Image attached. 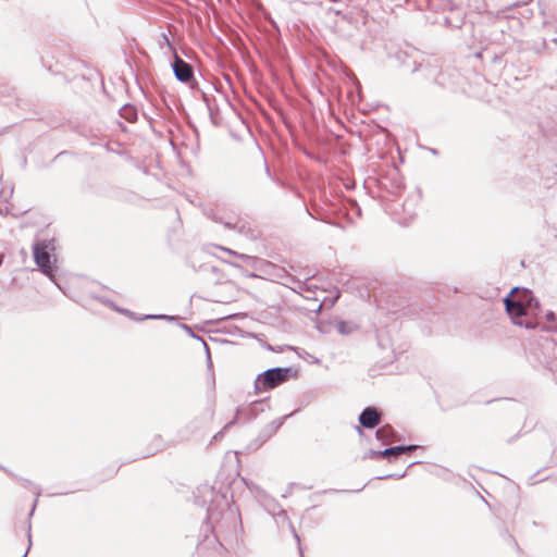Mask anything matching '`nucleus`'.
<instances>
[{
  "label": "nucleus",
  "instance_id": "nucleus-1",
  "mask_svg": "<svg viewBox=\"0 0 557 557\" xmlns=\"http://www.w3.org/2000/svg\"><path fill=\"white\" fill-rule=\"evenodd\" d=\"M198 497H202V505H208L205 531H210L214 539L221 543L226 532L235 527L236 515L230 508L224 495L214 487L202 485L198 487Z\"/></svg>",
  "mask_w": 557,
  "mask_h": 557
},
{
  "label": "nucleus",
  "instance_id": "nucleus-2",
  "mask_svg": "<svg viewBox=\"0 0 557 557\" xmlns=\"http://www.w3.org/2000/svg\"><path fill=\"white\" fill-rule=\"evenodd\" d=\"M504 305L513 324L525 329L542 325V309L532 290L513 287L504 298Z\"/></svg>",
  "mask_w": 557,
  "mask_h": 557
},
{
  "label": "nucleus",
  "instance_id": "nucleus-3",
  "mask_svg": "<svg viewBox=\"0 0 557 557\" xmlns=\"http://www.w3.org/2000/svg\"><path fill=\"white\" fill-rule=\"evenodd\" d=\"M57 250V243L54 238L37 239L33 244V256L39 271L45 274L51 282H53L60 289L57 283V258L54 251Z\"/></svg>",
  "mask_w": 557,
  "mask_h": 557
},
{
  "label": "nucleus",
  "instance_id": "nucleus-4",
  "mask_svg": "<svg viewBox=\"0 0 557 557\" xmlns=\"http://www.w3.org/2000/svg\"><path fill=\"white\" fill-rule=\"evenodd\" d=\"M296 374L297 371L290 367H275L268 369L257 375L255 380V393L260 394L262 392L271 391L284 384Z\"/></svg>",
  "mask_w": 557,
  "mask_h": 557
},
{
  "label": "nucleus",
  "instance_id": "nucleus-5",
  "mask_svg": "<svg viewBox=\"0 0 557 557\" xmlns=\"http://www.w3.org/2000/svg\"><path fill=\"white\" fill-rule=\"evenodd\" d=\"M540 361L546 367L557 381V332L541 337L539 342Z\"/></svg>",
  "mask_w": 557,
  "mask_h": 557
},
{
  "label": "nucleus",
  "instance_id": "nucleus-6",
  "mask_svg": "<svg viewBox=\"0 0 557 557\" xmlns=\"http://www.w3.org/2000/svg\"><path fill=\"white\" fill-rule=\"evenodd\" d=\"M172 69L177 81L185 84H189L195 81L193 65L177 54L174 55Z\"/></svg>",
  "mask_w": 557,
  "mask_h": 557
},
{
  "label": "nucleus",
  "instance_id": "nucleus-7",
  "mask_svg": "<svg viewBox=\"0 0 557 557\" xmlns=\"http://www.w3.org/2000/svg\"><path fill=\"white\" fill-rule=\"evenodd\" d=\"M359 423L366 429L376 428L381 423V411L376 407H366L359 414Z\"/></svg>",
  "mask_w": 557,
  "mask_h": 557
},
{
  "label": "nucleus",
  "instance_id": "nucleus-8",
  "mask_svg": "<svg viewBox=\"0 0 557 557\" xmlns=\"http://www.w3.org/2000/svg\"><path fill=\"white\" fill-rule=\"evenodd\" d=\"M398 455H400V449L397 446H392V447L385 448L383 450L371 449L364 456V458H369V459H373V460H376L380 458H385L387 460H392L393 458H396Z\"/></svg>",
  "mask_w": 557,
  "mask_h": 557
},
{
  "label": "nucleus",
  "instance_id": "nucleus-9",
  "mask_svg": "<svg viewBox=\"0 0 557 557\" xmlns=\"http://www.w3.org/2000/svg\"><path fill=\"white\" fill-rule=\"evenodd\" d=\"M120 311V309H117ZM121 312L125 313L126 315L131 317L135 321H144V320H175V317L173 315H166V314H146L141 317H137L134 312L124 309L121 310Z\"/></svg>",
  "mask_w": 557,
  "mask_h": 557
},
{
  "label": "nucleus",
  "instance_id": "nucleus-10",
  "mask_svg": "<svg viewBox=\"0 0 557 557\" xmlns=\"http://www.w3.org/2000/svg\"><path fill=\"white\" fill-rule=\"evenodd\" d=\"M395 433L396 432L391 425L385 424L376 430L375 437L377 441L385 445L394 437Z\"/></svg>",
  "mask_w": 557,
  "mask_h": 557
},
{
  "label": "nucleus",
  "instance_id": "nucleus-11",
  "mask_svg": "<svg viewBox=\"0 0 557 557\" xmlns=\"http://www.w3.org/2000/svg\"><path fill=\"white\" fill-rule=\"evenodd\" d=\"M252 407H248V408H237L236 412H235V417L232 421H230L225 426H224V430L231 428L232 425H234L237 421L242 420L243 418H245L246 420H249L251 417H252Z\"/></svg>",
  "mask_w": 557,
  "mask_h": 557
},
{
  "label": "nucleus",
  "instance_id": "nucleus-12",
  "mask_svg": "<svg viewBox=\"0 0 557 557\" xmlns=\"http://www.w3.org/2000/svg\"><path fill=\"white\" fill-rule=\"evenodd\" d=\"M335 327L342 335H350L358 329L355 323L349 321H338L336 322Z\"/></svg>",
  "mask_w": 557,
  "mask_h": 557
},
{
  "label": "nucleus",
  "instance_id": "nucleus-13",
  "mask_svg": "<svg viewBox=\"0 0 557 557\" xmlns=\"http://www.w3.org/2000/svg\"><path fill=\"white\" fill-rule=\"evenodd\" d=\"M428 78H433L434 82L440 86H447L445 73L437 71L436 67L428 69Z\"/></svg>",
  "mask_w": 557,
  "mask_h": 557
},
{
  "label": "nucleus",
  "instance_id": "nucleus-14",
  "mask_svg": "<svg viewBox=\"0 0 557 557\" xmlns=\"http://www.w3.org/2000/svg\"><path fill=\"white\" fill-rule=\"evenodd\" d=\"M120 114L128 122H135L137 120V109L132 104H125L122 107Z\"/></svg>",
  "mask_w": 557,
  "mask_h": 557
},
{
  "label": "nucleus",
  "instance_id": "nucleus-15",
  "mask_svg": "<svg viewBox=\"0 0 557 557\" xmlns=\"http://www.w3.org/2000/svg\"><path fill=\"white\" fill-rule=\"evenodd\" d=\"M153 442L156 443V449L153 451L149 453L150 455H153L156 451H158L164 447L163 440L160 435L156 436L153 438Z\"/></svg>",
  "mask_w": 557,
  "mask_h": 557
},
{
  "label": "nucleus",
  "instance_id": "nucleus-16",
  "mask_svg": "<svg viewBox=\"0 0 557 557\" xmlns=\"http://www.w3.org/2000/svg\"><path fill=\"white\" fill-rule=\"evenodd\" d=\"M399 449H400V454H404V453H410V451H413L418 448L417 445H400V446H397Z\"/></svg>",
  "mask_w": 557,
  "mask_h": 557
},
{
  "label": "nucleus",
  "instance_id": "nucleus-17",
  "mask_svg": "<svg viewBox=\"0 0 557 557\" xmlns=\"http://www.w3.org/2000/svg\"><path fill=\"white\" fill-rule=\"evenodd\" d=\"M222 249H223L224 251L228 252L230 255L236 256V257H238V258H240V259H243V260H250V259H251V257H250V256H248V255L237 253V252H235V251H233V250H231V249H227V248H222Z\"/></svg>",
  "mask_w": 557,
  "mask_h": 557
},
{
  "label": "nucleus",
  "instance_id": "nucleus-18",
  "mask_svg": "<svg viewBox=\"0 0 557 557\" xmlns=\"http://www.w3.org/2000/svg\"><path fill=\"white\" fill-rule=\"evenodd\" d=\"M545 319H546L547 322L553 323V322L556 321L557 318H556V314L553 311L548 310L545 313Z\"/></svg>",
  "mask_w": 557,
  "mask_h": 557
},
{
  "label": "nucleus",
  "instance_id": "nucleus-19",
  "mask_svg": "<svg viewBox=\"0 0 557 557\" xmlns=\"http://www.w3.org/2000/svg\"><path fill=\"white\" fill-rule=\"evenodd\" d=\"M405 476V472L401 473V474H385V475H382V476H379L377 479L379 480H383V479H389V478H397V479H400V478H404Z\"/></svg>",
  "mask_w": 557,
  "mask_h": 557
},
{
  "label": "nucleus",
  "instance_id": "nucleus-20",
  "mask_svg": "<svg viewBox=\"0 0 557 557\" xmlns=\"http://www.w3.org/2000/svg\"><path fill=\"white\" fill-rule=\"evenodd\" d=\"M40 496V490L36 487V499H35V503L33 505V508L30 510V515H33L35 508H36V504H37V500H38V497Z\"/></svg>",
  "mask_w": 557,
  "mask_h": 557
},
{
  "label": "nucleus",
  "instance_id": "nucleus-21",
  "mask_svg": "<svg viewBox=\"0 0 557 557\" xmlns=\"http://www.w3.org/2000/svg\"><path fill=\"white\" fill-rule=\"evenodd\" d=\"M181 327L183 330H185L188 334L194 336V332H193V330H191V327L189 325L183 323V324H181Z\"/></svg>",
  "mask_w": 557,
  "mask_h": 557
},
{
  "label": "nucleus",
  "instance_id": "nucleus-22",
  "mask_svg": "<svg viewBox=\"0 0 557 557\" xmlns=\"http://www.w3.org/2000/svg\"><path fill=\"white\" fill-rule=\"evenodd\" d=\"M281 426V422H272L271 423V433L275 432Z\"/></svg>",
  "mask_w": 557,
  "mask_h": 557
},
{
  "label": "nucleus",
  "instance_id": "nucleus-23",
  "mask_svg": "<svg viewBox=\"0 0 557 557\" xmlns=\"http://www.w3.org/2000/svg\"><path fill=\"white\" fill-rule=\"evenodd\" d=\"M243 481L250 491H252L256 487V485L252 482H248L246 479H243Z\"/></svg>",
  "mask_w": 557,
  "mask_h": 557
},
{
  "label": "nucleus",
  "instance_id": "nucleus-24",
  "mask_svg": "<svg viewBox=\"0 0 557 557\" xmlns=\"http://www.w3.org/2000/svg\"><path fill=\"white\" fill-rule=\"evenodd\" d=\"M263 163H264V170H265L267 175H268L270 178H272L271 171H270V168H269V165H268L267 161H265V160H263Z\"/></svg>",
  "mask_w": 557,
  "mask_h": 557
},
{
  "label": "nucleus",
  "instance_id": "nucleus-25",
  "mask_svg": "<svg viewBox=\"0 0 557 557\" xmlns=\"http://www.w3.org/2000/svg\"><path fill=\"white\" fill-rule=\"evenodd\" d=\"M354 205L357 207V212H358V214H360V208L357 206V202H356V201H354Z\"/></svg>",
  "mask_w": 557,
  "mask_h": 557
},
{
  "label": "nucleus",
  "instance_id": "nucleus-26",
  "mask_svg": "<svg viewBox=\"0 0 557 557\" xmlns=\"http://www.w3.org/2000/svg\"><path fill=\"white\" fill-rule=\"evenodd\" d=\"M357 430H358V432H359L360 434L362 433V430H361V428H360V426H357Z\"/></svg>",
  "mask_w": 557,
  "mask_h": 557
},
{
  "label": "nucleus",
  "instance_id": "nucleus-27",
  "mask_svg": "<svg viewBox=\"0 0 557 557\" xmlns=\"http://www.w3.org/2000/svg\"><path fill=\"white\" fill-rule=\"evenodd\" d=\"M306 211H307L308 215L312 216L311 212H309L308 209H306Z\"/></svg>",
  "mask_w": 557,
  "mask_h": 557
},
{
  "label": "nucleus",
  "instance_id": "nucleus-28",
  "mask_svg": "<svg viewBox=\"0 0 557 557\" xmlns=\"http://www.w3.org/2000/svg\"><path fill=\"white\" fill-rule=\"evenodd\" d=\"M554 42L557 45V39H554Z\"/></svg>",
  "mask_w": 557,
  "mask_h": 557
}]
</instances>
